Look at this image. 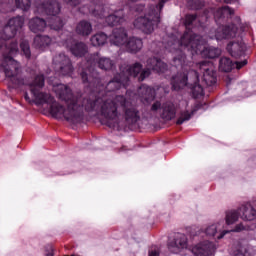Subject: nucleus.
Masks as SVG:
<instances>
[{
    "label": "nucleus",
    "mask_w": 256,
    "mask_h": 256,
    "mask_svg": "<svg viewBox=\"0 0 256 256\" xmlns=\"http://www.w3.org/2000/svg\"><path fill=\"white\" fill-rule=\"evenodd\" d=\"M64 3H67V5H70L71 7H77L79 3H81V0H63Z\"/></svg>",
    "instance_id": "obj_30"
},
{
    "label": "nucleus",
    "mask_w": 256,
    "mask_h": 256,
    "mask_svg": "<svg viewBox=\"0 0 256 256\" xmlns=\"http://www.w3.org/2000/svg\"><path fill=\"white\" fill-rule=\"evenodd\" d=\"M137 93H138V97H139L140 101L142 103H144V105L151 103V101H153L155 99V95H156L155 88L145 85V84H142L138 88Z\"/></svg>",
    "instance_id": "obj_18"
},
{
    "label": "nucleus",
    "mask_w": 256,
    "mask_h": 256,
    "mask_svg": "<svg viewBox=\"0 0 256 256\" xmlns=\"http://www.w3.org/2000/svg\"><path fill=\"white\" fill-rule=\"evenodd\" d=\"M151 111H159V115L161 119L164 121H171V119H175L177 115V104L173 101H166L161 104V102L156 101L152 107Z\"/></svg>",
    "instance_id": "obj_13"
},
{
    "label": "nucleus",
    "mask_w": 256,
    "mask_h": 256,
    "mask_svg": "<svg viewBox=\"0 0 256 256\" xmlns=\"http://www.w3.org/2000/svg\"><path fill=\"white\" fill-rule=\"evenodd\" d=\"M145 66L146 68H143V64L139 62L132 65H121L118 78L110 80L105 86L95 67L102 71H111L115 69V61L108 57H101L99 52H96L87 57L86 67L80 74L82 83L90 91L87 97H75L69 86L58 84L54 87V91L60 101H65L66 107L55 101L53 96L41 92V90L32 89V98L29 97V93L25 92L24 99L27 103L48 105V113L54 119L64 120L72 125L83 123L85 111L100 113L102 125L119 131L123 127L135 125L141 119V115L137 106L133 104V100L127 98L131 97L129 90L126 91V96H115V91L122 87L127 89L130 77L138 78V81H145L150 77L151 71L156 73L167 71V64L157 57L148 58Z\"/></svg>",
    "instance_id": "obj_1"
},
{
    "label": "nucleus",
    "mask_w": 256,
    "mask_h": 256,
    "mask_svg": "<svg viewBox=\"0 0 256 256\" xmlns=\"http://www.w3.org/2000/svg\"><path fill=\"white\" fill-rule=\"evenodd\" d=\"M61 39H63V45L69 49L74 57H83L88 51L87 44L75 41L71 32L62 34Z\"/></svg>",
    "instance_id": "obj_12"
},
{
    "label": "nucleus",
    "mask_w": 256,
    "mask_h": 256,
    "mask_svg": "<svg viewBox=\"0 0 256 256\" xmlns=\"http://www.w3.org/2000/svg\"><path fill=\"white\" fill-rule=\"evenodd\" d=\"M124 47L128 53H139V50L143 49V40L137 37H130Z\"/></svg>",
    "instance_id": "obj_22"
},
{
    "label": "nucleus",
    "mask_w": 256,
    "mask_h": 256,
    "mask_svg": "<svg viewBox=\"0 0 256 256\" xmlns=\"http://www.w3.org/2000/svg\"><path fill=\"white\" fill-rule=\"evenodd\" d=\"M83 13H87V11H84Z\"/></svg>",
    "instance_id": "obj_35"
},
{
    "label": "nucleus",
    "mask_w": 256,
    "mask_h": 256,
    "mask_svg": "<svg viewBox=\"0 0 256 256\" xmlns=\"http://www.w3.org/2000/svg\"><path fill=\"white\" fill-rule=\"evenodd\" d=\"M50 251L49 253L46 254V256H54L53 254V247H50Z\"/></svg>",
    "instance_id": "obj_33"
},
{
    "label": "nucleus",
    "mask_w": 256,
    "mask_h": 256,
    "mask_svg": "<svg viewBox=\"0 0 256 256\" xmlns=\"http://www.w3.org/2000/svg\"><path fill=\"white\" fill-rule=\"evenodd\" d=\"M129 38L127 37V30L125 28H116L110 36V42L117 47H125Z\"/></svg>",
    "instance_id": "obj_16"
},
{
    "label": "nucleus",
    "mask_w": 256,
    "mask_h": 256,
    "mask_svg": "<svg viewBox=\"0 0 256 256\" xmlns=\"http://www.w3.org/2000/svg\"><path fill=\"white\" fill-rule=\"evenodd\" d=\"M53 67L55 72L61 77H71V75H73V64H71V59L64 53H59L54 56Z\"/></svg>",
    "instance_id": "obj_11"
},
{
    "label": "nucleus",
    "mask_w": 256,
    "mask_h": 256,
    "mask_svg": "<svg viewBox=\"0 0 256 256\" xmlns=\"http://www.w3.org/2000/svg\"><path fill=\"white\" fill-rule=\"evenodd\" d=\"M239 217H241L243 221H255L256 210L251 203L243 204L238 210L226 212V225H233V223L239 220Z\"/></svg>",
    "instance_id": "obj_9"
},
{
    "label": "nucleus",
    "mask_w": 256,
    "mask_h": 256,
    "mask_svg": "<svg viewBox=\"0 0 256 256\" xmlns=\"http://www.w3.org/2000/svg\"><path fill=\"white\" fill-rule=\"evenodd\" d=\"M211 13H213L218 27L210 30V39L223 41L225 39H233L237 37V35H239V28H237V25L240 26V31L242 32L251 29L249 23L241 24V17L235 16V10L231 9L229 6L218 8L216 11L211 9Z\"/></svg>",
    "instance_id": "obj_5"
},
{
    "label": "nucleus",
    "mask_w": 256,
    "mask_h": 256,
    "mask_svg": "<svg viewBox=\"0 0 256 256\" xmlns=\"http://www.w3.org/2000/svg\"><path fill=\"white\" fill-rule=\"evenodd\" d=\"M187 6L189 7V9H193V10L203 9V7H205V1L204 0H188Z\"/></svg>",
    "instance_id": "obj_26"
},
{
    "label": "nucleus",
    "mask_w": 256,
    "mask_h": 256,
    "mask_svg": "<svg viewBox=\"0 0 256 256\" xmlns=\"http://www.w3.org/2000/svg\"><path fill=\"white\" fill-rule=\"evenodd\" d=\"M76 33L81 37H89L93 33V25L87 20H81L76 25Z\"/></svg>",
    "instance_id": "obj_23"
},
{
    "label": "nucleus",
    "mask_w": 256,
    "mask_h": 256,
    "mask_svg": "<svg viewBox=\"0 0 256 256\" xmlns=\"http://www.w3.org/2000/svg\"><path fill=\"white\" fill-rule=\"evenodd\" d=\"M20 49L22 55L26 57V59H31V47L29 46V42L26 40H22L20 43Z\"/></svg>",
    "instance_id": "obj_25"
},
{
    "label": "nucleus",
    "mask_w": 256,
    "mask_h": 256,
    "mask_svg": "<svg viewBox=\"0 0 256 256\" xmlns=\"http://www.w3.org/2000/svg\"><path fill=\"white\" fill-rule=\"evenodd\" d=\"M216 249H217V246L215 245V243L205 240L195 245L192 248V253L195 256H211V255H215Z\"/></svg>",
    "instance_id": "obj_14"
},
{
    "label": "nucleus",
    "mask_w": 256,
    "mask_h": 256,
    "mask_svg": "<svg viewBox=\"0 0 256 256\" xmlns=\"http://www.w3.org/2000/svg\"><path fill=\"white\" fill-rule=\"evenodd\" d=\"M149 256H159V249L158 248H151L149 250Z\"/></svg>",
    "instance_id": "obj_31"
},
{
    "label": "nucleus",
    "mask_w": 256,
    "mask_h": 256,
    "mask_svg": "<svg viewBox=\"0 0 256 256\" xmlns=\"http://www.w3.org/2000/svg\"><path fill=\"white\" fill-rule=\"evenodd\" d=\"M193 113H195V111L189 112V111H182L180 113V116L178 117L176 123L178 125H183V123L189 121V119H191Z\"/></svg>",
    "instance_id": "obj_27"
},
{
    "label": "nucleus",
    "mask_w": 256,
    "mask_h": 256,
    "mask_svg": "<svg viewBox=\"0 0 256 256\" xmlns=\"http://www.w3.org/2000/svg\"><path fill=\"white\" fill-rule=\"evenodd\" d=\"M0 11H1V13H9L11 11H15V8H13V6H11V3L2 2L0 4Z\"/></svg>",
    "instance_id": "obj_29"
},
{
    "label": "nucleus",
    "mask_w": 256,
    "mask_h": 256,
    "mask_svg": "<svg viewBox=\"0 0 256 256\" xmlns=\"http://www.w3.org/2000/svg\"><path fill=\"white\" fill-rule=\"evenodd\" d=\"M204 15H205L206 19H209V14L207 13V11L204 12Z\"/></svg>",
    "instance_id": "obj_34"
},
{
    "label": "nucleus",
    "mask_w": 256,
    "mask_h": 256,
    "mask_svg": "<svg viewBox=\"0 0 256 256\" xmlns=\"http://www.w3.org/2000/svg\"><path fill=\"white\" fill-rule=\"evenodd\" d=\"M174 67H181V71L172 76L171 86L173 91H181L187 87L191 90L194 99H199L205 95V90L201 85L200 77L203 74L202 81L207 87H213L217 83V72L210 61H202L194 64L183 54L173 57Z\"/></svg>",
    "instance_id": "obj_4"
},
{
    "label": "nucleus",
    "mask_w": 256,
    "mask_h": 256,
    "mask_svg": "<svg viewBox=\"0 0 256 256\" xmlns=\"http://www.w3.org/2000/svg\"><path fill=\"white\" fill-rule=\"evenodd\" d=\"M15 5L17 9L29 11V9H31V0H15Z\"/></svg>",
    "instance_id": "obj_28"
},
{
    "label": "nucleus",
    "mask_w": 256,
    "mask_h": 256,
    "mask_svg": "<svg viewBox=\"0 0 256 256\" xmlns=\"http://www.w3.org/2000/svg\"><path fill=\"white\" fill-rule=\"evenodd\" d=\"M245 65H247V60L233 63L231 58L222 57L219 61V70L224 73H229L230 71H233L234 67H236V69H242Z\"/></svg>",
    "instance_id": "obj_17"
},
{
    "label": "nucleus",
    "mask_w": 256,
    "mask_h": 256,
    "mask_svg": "<svg viewBox=\"0 0 256 256\" xmlns=\"http://www.w3.org/2000/svg\"><path fill=\"white\" fill-rule=\"evenodd\" d=\"M247 227L243 224L236 225L233 230H225V224L223 221H219L217 223L209 224L206 228H204V233L207 237H212L213 239H223L228 233L235 232L239 233L240 231H245Z\"/></svg>",
    "instance_id": "obj_10"
},
{
    "label": "nucleus",
    "mask_w": 256,
    "mask_h": 256,
    "mask_svg": "<svg viewBox=\"0 0 256 256\" xmlns=\"http://www.w3.org/2000/svg\"><path fill=\"white\" fill-rule=\"evenodd\" d=\"M53 43V39L47 35H37L34 37L33 46L39 51H45Z\"/></svg>",
    "instance_id": "obj_21"
},
{
    "label": "nucleus",
    "mask_w": 256,
    "mask_h": 256,
    "mask_svg": "<svg viewBox=\"0 0 256 256\" xmlns=\"http://www.w3.org/2000/svg\"><path fill=\"white\" fill-rule=\"evenodd\" d=\"M226 49L231 57H234V59H239V57L245 55V50L247 49V46H245V43H243V41L230 42L227 45Z\"/></svg>",
    "instance_id": "obj_19"
},
{
    "label": "nucleus",
    "mask_w": 256,
    "mask_h": 256,
    "mask_svg": "<svg viewBox=\"0 0 256 256\" xmlns=\"http://www.w3.org/2000/svg\"><path fill=\"white\" fill-rule=\"evenodd\" d=\"M90 41H91V44L93 45V47H101L105 43H107V34H105L103 32H99V33L93 35L91 37Z\"/></svg>",
    "instance_id": "obj_24"
},
{
    "label": "nucleus",
    "mask_w": 256,
    "mask_h": 256,
    "mask_svg": "<svg viewBox=\"0 0 256 256\" xmlns=\"http://www.w3.org/2000/svg\"><path fill=\"white\" fill-rule=\"evenodd\" d=\"M184 25L186 31L183 35L178 31L170 35H166L162 42L153 43L152 49L155 55L163 57V52L173 53L174 57L183 55L188 61H191L185 54V51H189L191 55H201L207 59H215L221 55V49L212 46H206L205 39L193 32V29L203 27V23L199 21L197 15L187 14L185 16ZM156 47V48H155Z\"/></svg>",
    "instance_id": "obj_3"
},
{
    "label": "nucleus",
    "mask_w": 256,
    "mask_h": 256,
    "mask_svg": "<svg viewBox=\"0 0 256 256\" xmlns=\"http://www.w3.org/2000/svg\"><path fill=\"white\" fill-rule=\"evenodd\" d=\"M28 27L32 33H43L47 29V22L43 18L35 17L30 19Z\"/></svg>",
    "instance_id": "obj_20"
},
{
    "label": "nucleus",
    "mask_w": 256,
    "mask_h": 256,
    "mask_svg": "<svg viewBox=\"0 0 256 256\" xmlns=\"http://www.w3.org/2000/svg\"><path fill=\"white\" fill-rule=\"evenodd\" d=\"M170 253L179 254L183 249H187V236L185 234H177L174 240L168 243Z\"/></svg>",
    "instance_id": "obj_15"
},
{
    "label": "nucleus",
    "mask_w": 256,
    "mask_h": 256,
    "mask_svg": "<svg viewBox=\"0 0 256 256\" xmlns=\"http://www.w3.org/2000/svg\"><path fill=\"white\" fill-rule=\"evenodd\" d=\"M115 6H111L110 11L107 6L101 8V6L96 5L95 8H88V13H92L94 17H99V19H105L106 23L111 27L115 25H121L125 21V14L123 9L116 10L113 9ZM99 9H101L99 11ZM108 11V12H107Z\"/></svg>",
    "instance_id": "obj_8"
},
{
    "label": "nucleus",
    "mask_w": 256,
    "mask_h": 256,
    "mask_svg": "<svg viewBox=\"0 0 256 256\" xmlns=\"http://www.w3.org/2000/svg\"><path fill=\"white\" fill-rule=\"evenodd\" d=\"M227 4L237 3L239 0H224Z\"/></svg>",
    "instance_id": "obj_32"
},
{
    "label": "nucleus",
    "mask_w": 256,
    "mask_h": 256,
    "mask_svg": "<svg viewBox=\"0 0 256 256\" xmlns=\"http://www.w3.org/2000/svg\"><path fill=\"white\" fill-rule=\"evenodd\" d=\"M36 13L38 15H47L50 29H54V31L63 29L65 22L61 17L57 16L61 13V4L57 0L36 1Z\"/></svg>",
    "instance_id": "obj_7"
},
{
    "label": "nucleus",
    "mask_w": 256,
    "mask_h": 256,
    "mask_svg": "<svg viewBox=\"0 0 256 256\" xmlns=\"http://www.w3.org/2000/svg\"><path fill=\"white\" fill-rule=\"evenodd\" d=\"M25 25V18L17 16L11 18L0 35V71H3L6 79L17 89L29 87L31 95L33 89L41 91L45 85V76L32 71L31 77L23 76L21 63L13 59L19 53V44L11 38L17 35V31Z\"/></svg>",
    "instance_id": "obj_2"
},
{
    "label": "nucleus",
    "mask_w": 256,
    "mask_h": 256,
    "mask_svg": "<svg viewBox=\"0 0 256 256\" xmlns=\"http://www.w3.org/2000/svg\"><path fill=\"white\" fill-rule=\"evenodd\" d=\"M138 0H124L126 7L130 8V11H135L136 13H142L143 15L139 16L134 21V27L140 29L146 35H149L155 31V27L161 23V11L165 7L166 3H169L170 0H159L158 2L151 3L147 9L143 4H134Z\"/></svg>",
    "instance_id": "obj_6"
}]
</instances>
